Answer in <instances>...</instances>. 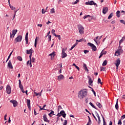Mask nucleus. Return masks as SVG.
<instances>
[{"instance_id": "nucleus-24", "label": "nucleus", "mask_w": 125, "mask_h": 125, "mask_svg": "<svg viewBox=\"0 0 125 125\" xmlns=\"http://www.w3.org/2000/svg\"><path fill=\"white\" fill-rule=\"evenodd\" d=\"M77 45H78V42H76V43L73 44V45L71 47V48L69 49V50H72V49L75 48V47H76V46Z\"/></svg>"}, {"instance_id": "nucleus-22", "label": "nucleus", "mask_w": 125, "mask_h": 125, "mask_svg": "<svg viewBox=\"0 0 125 125\" xmlns=\"http://www.w3.org/2000/svg\"><path fill=\"white\" fill-rule=\"evenodd\" d=\"M83 67L84 68L85 71H87V72H88V68H87L86 64L84 63H83Z\"/></svg>"}, {"instance_id": "nucleus-20", "label": "nucleus", "mask_w": 125, "mask_h": 125, "mask_svg": "<svg viewBox=\"0 0 125 125\" xmlns=\"http://www.w3.org/2000/svg\"><path fill=\"white\" fill-rule=\"evenodd\" d=\"M33 51H34V50L31 48L29 50H26V54H31L33 53Z\"/></svg>"}, {"instance_id": "nucleus-31", "label": "nucleus", "mask_w": 125, "mask_h": 125, "mask_svg": "<svg viewBox=\"0 0 125 125\" xmlns=\"http://www.w3.org/2000/svg\"><path fill=\"white\" fill-rule=\"evenodd\" d=\"M76 42H78V43H79V42H83V41H84V39H81L80 40H76Z\"/></svg>"}, {"instance_id": "nucleus-19", "label": "nucleus", "mask_w": 125, "mask_h": 125, "mask_svg": "<svg viewBox=\"0 0 125 125\" xmlns=\"http://www.w3.org/2000/svg\"><path fill=\"white\" fill-rule=\"evenodd\" d=\"M87 78L88 80V83L89 85H91V84H92V83H93V81L91 80V78H90V77L88 76Z\"/></svg>"}, {"instance_id": "nucleus-36", "label": "nucleus", "mask_w": 125, "mask_h": 125, "mask_svg": "<svg viewBox=\"0 0 125 125\" xmlns=\"http://www.w3.org/2000/svg\"><path fill=\"white\" fill-rule=\"evenodd\" d=\"M98 84H99V83H100V84H103L102 82H101V79H100V78H98Z\"/></svg>"}, {"instance_id": "nucleus-6", "label": "nucleus", "mask_w": 125, "mask_h": 125, "mask_svg": "<svg viewBox=\"0 0 125 125\" xmlns=\"http://www.w3.org/2000/svg\"><path fill=\"white\" fill-rule=\"evenodd\" d=\"M22 36L21 35H19L18 36V37L15 39V41L16 42H21L22 41Z\"/></svg>"}, {"instance_id": "nucleus-63", "label": "nucleus", "mask_w": 125, "mask_h": 125, "mask_svg": "<svg viewBox=\"0 0 125 125\" xmlns=\"http://www.w3.org/2000/svg\"><path fill=\"white\" fill-rule=\"evenodd\" d=\"M101 71H105V68H104V67H102L101 68Z\"/></svg>"}, {"instance_id": "nucleus-57", "label": "nucleus", "mask_w": 125, "mask_h": 125, "mask_svg": "<svg viewBox=\"0 0 125 125\" xmlns=\"http://www.w3.org/2000/svg\"><path fill=\"white\" fill-rule=\"evenodd\" d=\"M29 35V33L27 32L25 35V39H28V35Z\"/></svg>"}, {"instance_id": "nucleus-37", "label": "nucleus", "mask_w": 125, "mask_h": 125, "mask_svg": "<svg viewBox=\"0 0 125 125\" xmlns=\"http://www.w3.org/2000/svg\"><path fill=\"white\" fill-rule=\"evenodd\" d=\"M102 118H103V123H104L103 125H107V123H106V122H105V119H104V117H103V116H102Z\"/></svg>"}, {"instance_id": "nucleus-12", "label": "nucleus", "mask_w": 125, "mask_h": 125, "mask_svg": "<svg viewBox=\"0 0 125 125\" xmlns=\"http://www.w3.org/2000/svg\"><path fill=\"white\" fill-rule=\"evenodd\" d=\"M27 105L29 111H31V101L29 99L27 100Z\"/></svg>"}, {"instance_id": "nucleus-23", "label": "nucleus", "mask_w": 125, "mask_h": 125, "mask_svg": "<svg viewBox=\"0 0 125 125\" xmlns=\"http://www.w3.org/2000/svg\"><path fill=\"white\" fill-rule=\"evenodd\" d=\"M116 16H117L118 18H120V17H121V11L118 10L116 12Z\"/></svg>"}, {"instance_id": "nucleus-44", "label": "nucleus", "mask_w": 125, "mask_h": 125, "mask_svg": "<svg viewBox=\"0 0 125 125\" xmlns=\"http://www.w3.org/2000/svg\"><path fill=\"white\" fill-rule=\"evenodd\" d=\"M88 17H91V16H90V15H89L84 16L83 19H86V18H87Z\"/></svg>"}, {"instance_id": "nucleus-50", "label": "nucleus", "mask_w": 125, "mask_h": 125, "mask_svg": "<svg viewBox=\"0 0 125 125\" xmlns=\"http://www.w3.org/2000/svg\"><path fill=\"white\" fill-rule=\"evenodd\" d=\"M48 39V42H51V35H49Z\"/></svg>"}, {"instance_id": "nucleus-55", "label": "nucleus", "mask_w": 125, "mask_h": 125, "mask_svg": "<svg viewBox=\"0 0 125 125\" xmlns=\"http://www.w3.org/2000/svg\"><path fill=\"white\" fill-rule=\"evenodd\" d=\"M68 123L67 120H64V123L63 125H67V124Z\"/></svg>"}, {"instance_id": "nucleus-59", "label": "nucleus", "mask_w": 125, "mask_h": 125, "mask_svg": "<svg viewBox=\"0 0 125 125\" xmlns=\"http://www.w3.org/2000/svg\"><path fill=\"white\" fill-rule=\"evenodd\" d=\"M124 119H125V114L123 115L121 117V120H124Z\"/></svg>"}, {"instance_id": "nucleus-25", "label": "nucleus", "mask_w": 125, "mask_h": 125, "mask_svg": "<svg viewBox=\"0 0 125 125\" xmlns=\"http://www.w3.org/2000/svg\"><path fill=\"white\" fill-rule=\"evenodd\" d=\"M124 41H125V37H123L122 39L119 42L120 45H121V43H123V42H124Z\"/></svg>"}, {"instance_id": "nucleus-13", "label": "nucleus", "mask_w": 125, "mask_h": 125, "mask_svg": "<svg viewBox=\"0 0 125 125\" xmlns=\"http://www.w3.org/2000/svg\"><path fill=\"white\" fill-rule=\"evenodd\" d=\"M120 64H121V60H120V58H118L116 60V63H115V65L117 68H119V66H120Z\"/></svg>"}, {"instance_id": "nucleus-5", "label": "nucleus", "mask_w": 125, "mask_h": 125, "mask_svg": "<svg viewBox=\"0 0 125 125\" xmlns=\"http://www.w3.org/2000/svg\"><path fill=\"white\" fill-rule=\"evenodd\" d=\"M87 45H88L89 46H90L92 48V50L93 51H96V50H97V48H96V46L93 44V43H91L90 42H88L87 43Z\"/></svg>"}, {"instance_id": "nucleus-2", "label": "nucleus", "mask_w": 125, "mask_h": 125, "mask_svg": "<svg viewBox=\"0 0 125 125\" xmlns=\"http://www.w3.org/2000/svg\"><path fill=\"white\" fill-rule=\"evenodd\" d=\"M19 86L20 88L21 89V90L22 93H26V95H28V90H26V91H24V88L23 87V85H22V83H21V80H19Z\"/></svg>"}, {"instance_id": "nucleus-4", "label": "nucleus", "mask_w": 125, "mask_h": 125, "mask_svg": "<svg viewBox=\"0 0 125 125\" xmlns=\"http://www.w3.org/2000/svg\"><path fill=\"white\" fill-rule=\"evenodd\" d=\"M85 4H86V5H95L96 6V7H97V6H98L97 5V4L95 2H94V1L93 0L88 1V2H86Z\"/></svg>"}, {"instance_id": "nucleus-3", "label": "nucleus", "mask_w": 125, "mask_h": 125, "mask_svg": "<svg viewBox=\"0 0 125 125\" xmlns=\"http://www.w3.org/2000/svg\"><path fill=\"white\" fill-rule=\"evenodd\" d=\"M78 28L80 35H83L84 34V28L83 27L82 25H78Z\"/></svg>"}, {"instance_id": "nucleus-7", "label": "nucleus", "mask_w": 125, "mask_h": 125, "mask_svg": "<svg viewBox=\"0 0 125 125\" xmlns=\"http://www.w3.org/2000/svg\"><path fill=\"white\" fill-rule=\"evenodd\" d=\"M124 51L122 49H119L118 50H117L115 53V56L117 55V56H119V55H121V53H123V52Z\"/></svg>"}, {"instance_id": "nucleus-42", "label": "nucleus", "mask_w": 125, "mask_h": 125, "mask_svg": "<svg viewBox=\"0 0 125 125\" xmlns=\"http://www.w3.org/2000/svg\"><path fill=\"white\" fill-rule=\"evenodd\" d=\"M35 58H32L31 59V60H30V62H31L32 63H34V62H35Z\"/></svg>"}, {"instance_id": "nucleus-32", "label": "nucleus", "mask_w": 125, "mask_h": 125, "mask_svg": "<svg viewBox=\"0 0 125 125\" xmlns=\"http://www.w3.org/2000/svg\"><path fill=\"white\" fill-rule=\"evenodd\" d=\"M72 66H75V68L77 69L78 71H80V67L76 65V63H73Z\"/></svg>"}, {"instance_id": "nucleus-33", "label": "nucleus", "mask_w": 125, "mask_h": 125, "mask_svg": "<svg viewBox=\"0 0 125 125\" xmlns=\"http://www.w3.org/2000/svg\"><path fill=\"white\" fill-rule=\"evenodd\" d=\"M51 115H54V111H53V110H51V112L48 114L49 117H52Z\"/></svg>"}, {"instance_id": "nucleus-49", "label": "nucleus", "mask_w": 125, "mask_h": 125, "mask_svg": "<svg viewBox=\"0 0 125 125\" xmlns=\"http://www.w3.org/2000/svg\"><path fill=\"white\" fill-rule=\"evenodd\" d=\"M120 22L122 23V24H124V25H125V21L124 20H121Z\"/></svg>"}, {"instance_id": "nucleus-28", "label": "nucleus", "mask_w": 125, "mask_h": 125, "mask_svg": "<svg viewBox=\"0 0 125 125\" xmlns=\"http://www.w3.org/2000/svg\"><path fill=\"white\" fill-rule=\"evenodd\" d=\"M115 108L116 110H119V104H118V100H117L116 104H115Z\"/></svg>"}, {"instance_id": "nucleus-40", "label": "nucleus", "mask_w": 125, "mask_h": 125, "mask_svg": "<svg viewBox=\"0 0 125 125\" xmlns=\"http://www.w3.org/2000/svg\"><path fill=\"white\" fill-rule=\"evenodd\" d=\"M55 37H56V38H58L59 41L61 40V36H60V35H56Z\"/></svg>"}, {"instance_id": "nucleus-46", "label": "nucleus", "mask_w": 125, "mask_h": 125, "mask_svg": "<svg viewBox=\"0 0 125 125\" xmlns=\"http://www.w3.org/2000/svg\"><path fill=\"white\" fill-rule=\"evenodd\" d=\"M10 7L12 10H14L16 9V8L14 7L13 6H10Z\"/></svg>"}, {"instance_id": "nucleus-62", "label": "nucleus", "mask_w": 125, "mask_h": 125, "mask_svg": "<svg viewBox=\"0 0 125 125\" xmlns=\"http://www.w3.org/2000/svg\"><path fill=\"white\" fill-rule=\"evenodd\" d=\"M102 51H103V54L104 55H105V54H106L107 53V52H106V51H104L103 50Z\"/></svg>"}, {"instance_id": "nucleus-10", "label": "nucleus", "mask_w": 125, "mask_h": 125, "mask_svg": "<svg viewBox=\"0 0 125 125\" xmlns=\"http://www.w3.org/2000/svg\"><path fill=\"white\" fill-rule=\"evenodd\" d=\"M10 102L13 104L14 107H17V105H18V103L17 102V101H16V100H12L10 101Z\"/></svg>"}, {"instance_id": "nucleus-60", "label": "nucleus", "mask_w": 125, "mask_h": 125, "mask_svg": "<svg viewBox=\"0 0 125 125\" xmlns=\"http://www.w3.org/2000/svg\"><path fill=\"white\" fill-rule=\"evenodd\" d=\"M38 27H40L41 28V27H42V24H38L37 25Z\"/></svg>"}, {"instance_id": "nucleus-43", "label": "nucleus", "mask_w": 125, "mask_h": 125, "mask_svg": "<svg viewBox=\"0 0 125 125\" xmlns=\"http://www.w3.org/2000/svg\"><path fill=\"white\" fill-rule=\"evenodd\" d=\"M45 107H46V104H44L42 108H41V110H46V111H48V109H45L44 108H45Z\"/></svg>"}, {"instance_id": "nucleus-53", "label": "nucleus", "mask_w": 125, "mask_h": 125, "mask_svg": "<svg viewBox=\"0 0 125 125\" xmlns=\"http://www.w3.org/2000/svg\"><path fill=\"white\" fill-rule=\"evenodd\" d=\"M89 52V51H88L87 50H84V53H85V54H86V53H88Z\"/></svg>"}, {"instance_id": "nucleus-61", "label": "nucleus", "mask_w": 125, "mask_h": 125, "mask_svg": "<svg viewBox=\"0 0 125 125\" xmlns=\"http://www.w3.org/2000/svg\"><path fill=\"white\" fill-rule=\"evenodd\" d=\"M26 44H28V38H25Z\"/></svg>"}, {"instance_id": "nucleus-16", "label": "nucleus", "mask_w": 125, "mask_h": 125, "mask_svg": "<svg viewBox=\"0 0 125 125\" xmlns=\"http://www.w3.org/2000/svg\"><path fill=\"white\" fill-rule=\"evenodd\" d=\"M7 66L8 67V68H9V69H13V66L12 65V64L11 63V61L10 60L8 62Z\"/></svg>"}, {"instance_id": "nucleus-14", "label": "nucleus", "mask_w": 125, "mask_h": 125, "mask_svg": "<svg viewBox=\"0 0 125 125\" xmlns=\"http://www.w3.org/2000/svg\"><path fill=\"white\" fill-rule=\"evenodd\" d=\"M58 68H62V63H60V64H58L57 65L55 66L54 70L55 71H57V70H58Z\"/></svg>"}, {"instance_id": "nucleus-39", "label": "nucleus", "mask_w": 125, "mask_h": 125, "mask_svg": "<svg viewBox=\"0 0 125 125\" xmlns=\"http://www.w3.org/2000/svg\"><path fill=\"white\" fill-rule=\"evenodd\" d=\"M50 13H55V10L54 9V8H52L51 9Z\"/></svg>"}, {"instance_id": "nucleus-56", "label": "nucleus", "mask_w": 125, "mask_h": 125, "mask_svg": "<svg viewBox=\"0 0 125 125\" xmlns=\"http://www.w3.org/2000/svg\"><path fill=\"white\" fill-rule=\"evenodd\" d=\"M60 109H62V106H61V105H59L58 107V111H59Z\"/></svg>"}, {"instance_id": "nucleus-29", "label": "nucleus", "mask_w": 125, "mask_h": 125, "mask_svg": "<svg viewBox=\"0 0 125 125\" xmlns=\"http://www.w3.org/2000/svg\"><path fill=\"white\" fill-rule=\"evenodd\" d=\"M107 63H108V61L107 60H105L104 61L102 65L103 66H106L107 65Z\"/></svg>"}, {"instance_id": "nucleus-41", "label": "nucleus", "mask_w": 125, "mask_h": 125, "mask_svg": "<svg viewBox=\"0 0 125 125\" xmlns=\"http://www.w3.org/2000/svg\"><path fill=\"white\" fill-rule=\"evenodd\" d=\"M17 59L19 61H22V60H23V59H22V57H21V56H18L17 57Z\"/></svg>"}, {"instance_id": "nucleus-9", "label": "nucleus", "mask_w": 125, "mask_h": 125, "mask_svg": "<svg viewBox=\"0 0 125 125\" xmlns=\"http://www.w3.org/2000/svg\"><path fill=\"white\" fill-rule=\"evenodd\" d=\"M17 29H13L12 33H10V38H14L15 35H16V33H17Z\"/></svg>"}, {"instance_id": "nucleus-30", "label": "nucleus", "mask_w": 125, "mask_h": 125, "mask_svg": "<svg viewBox=\"0 0 125 125\" xmlns=\"http://www.w3.org/2000/svg\"><path fill=\"white\" fill-rule=\"evenodd\" d=\"M96 105L99 107V108H102V105H101V104L99 102H97Z\"/></svg>"}, {"instance_id": "nucleus-8", "label": "nucleus", "mask_w": 125, "mask_h": 125, "mask_svg": "<svg viewBox=\"0 0 125 125\" xmlns=\"http://www.w3.org/2000/svg\"><path fill=\"white\" fill-rule=\"evenodd\" d=\"M6 92L8 94H10V93H11V86H10V85H7L6 86Z\"/></svg>"}, {"instance_id": "nucleus-1", "label": "nucleus", "mask_w": 125, "mask_h": 125, "mask_svg": "<svg viewBox=\"0 0 125 125\" xmlns=\"http://www.w3.org/2000/svg\"><path fill=\"white\" fill-rule=\"evenodd\" d=\"M87 95V90L86 89H83L79 91L78 93V97L80 99H83Z\"/></svg>"}, {"instance_id": "nucleus-11", "label": "nucleus", "mask_w": 125, "mask_h": 125, "mask_svg": "<svg viewBox=\"0 0 125 125\" xmlns=\"http://www.w3.org/2000/svg\"><path fill=\"white\" fill-rule=\"evenodd\" d=\"M62 58H65L67 57V53H65V49H62Z\"/></svg>"}, {"instance_id": "nucleus-48", "label": "nucleus", "mask_w": 125, "mask_h": 125, "mask_svg": "<svg viewBox=\"0 0 125 125\" xmlns=\"http://www.w3.org/2000/svg\"><path fill=\"white\" fill-rule=\"evenodd\" d=\"M79 1H80V0H76L75 2L72 3V4H77Z\"/></svg>"}, {"instance_id": "nucleus-34", "label": "nucleus", "mask_w": 125, "mask_h": 125, "mask_svg": "<svg viewBox=\"0 0 125 125\" xmlns=\"http://www.w3.org/2000/svg\"><path fill=\"white\" fill-rule=\"evenodd\" d=\"M12 52H13V51H12L9 54V55L8 57V58L6 60V62H7L8 61V60H9V58H10V56H11V55L12 54Z\"/></svg>"}, {"instance_id": "nucleus-51", "label": "nucleus", "mask_w": 125, "mask_h": 125, "mask_svg": "<svg viewBox=\"0 0 125 125\" xmlns=\"http://www.w3.org/2000/svg\"><path fill=\"white\" fill-rule=\"evenodd\" d=\"M34 46L35 47H37V38L35 39Z\"/></svg>"}, {"instance_id": "nucleus-21", "label": "nucleus", "mask_w": 125, "mask_h": 125, "mask_svg": "<svg viewBox=\"0 0 125 125\" xmlns=\"http://www.w3.org/2000/svg\"><path fill=\"white\" fill-rule=\"evenodd\" d=\"M63 79H64V76L62 74H61L58 76V81H61V80H63Z\"/></svg>"}, {"instance_id": "nucleus-64", "label": "nucleus", "mask_w": 125, "mask_h": 125, "mask_svg": "<svg viewBox=\"0 0 125 125\" xmlns=\"http://www.w3.org/2000/svg\"><path fill=\"white\" fill-rule=\"evenodd\" d=\"M91 125V122H88L86 125Z\"/></svg>"}, {"instance_id": "nucleus-35", "label": "nucleus", "mask_w": 125, "mask_h": 125, "mask_svg": "<svg viewBox=\"0 0 125 125\" xmlns=\"http://www.w3.org/2000/svg\"><path fill=\"white\" fill-rule=\"evenodd\" d=\"M113 13H111V14H110V15L108 16V19L109 20L111 19V18L113 17Z\"/></svg>"}, {"instance_id": "nucleus-38", "label": "nucleus", "mask_w": 125, "mask_h": 125, "mask_svg": "<svg viewBox=\"0 0 125 125\" xmlns=\"http://www.w3.org/2000/svg\"><path fill=\"white\" fill-rule=\"evenodd\" d=\"M52 34L53 35V36H55L56 35V34H55V30L54 29H52V31H51Z\"/></svg>"}, {"instance_id": "nucleus-26", "label": "nucleus", "mask_w": 125, "mask_h": 125, "mask_svg": "<svg viewBox=\"0 0 125 125\" xmlns=\"http://www.w3.org/2000/svg\"><path fill=\"white\" fill-rule=\"evenodd\" d=\"M49 56H51V58H53L55 56V52H53L52 53L50 54Z\"/></svg>"}, {"instance_id": "nucleus-58", "label": "nucleus", "mask_w": 125, "mask_h": 125, "mask_svg": "<svg viewBox=\"0 0 125 125\" xmlns=\"http://www.w3.org/2000/svg\"><path fill=\"white\" fill-rule=\"evenodd\" d=\"M96 116H97L98 120H99L100 119V116H99V114H98V113H96Z\"/></svg>"}, {"instance_id": "nucleus-54", "label": "nucleus", "mask_w": 125, "mask_h": 125, "mask_svg": "<svg viewBox=\"0 0 125 125\" xmlns=\"http://www.w3.org/2000/svg\"><path fill=\"white\" fill-rule=\"evenodd\" d=\"M92 115L93 117L94 118V119L96 120V121H97V118H96V117H95V115L93 114V113H92Z\"/></svg>"}, {"instance_id": "nucleus-15", "label": "nucleus", "mask_w": 125, "mask_h": 125, "mask_svg": "<svg viewBox=\"0 0 125 125\" xmlns=\"http://www.w3.org/2000/svg\"><path fill=\"white\" fill-rule=\"evenodd\" d=\"M108 12V8L107 7H104L103 9V14H106Z\"/></svg>"}, {"instance_id": "nucleus-27", "label": "nucleus", "mask_w": 125, "mask_h": 125, "mask_svg": "<svg viewBox=\"0 0 125 125\" xmlns=\"http://www.w3.org/2000/svg\"><path fill=\"white\" fill-rule=\"evenodd\" d=\"M89 105H90V106H91V107H92L94 108V109H96V110H97V108L94 105V104H92V103L90 102V103H89Z\"/></svg>"}, {"instance_id": "nucleus-45", "label": "nucleus", "mask_w": 125, "mask_h": 125, "mask_svg": "<svg viewBox=\"0 0 125 125\" xmlns=\"http://www.w3.org/2000/svg\"><path fill=\"white\" fill-rule=\"evenodd\" d=\"M34 93H35L36 96H38V95H40L41 96L42 95V94L41 93L35 92Z\"/></svg>"}, {"instance_id": "nucleus-52", "label": "nucleus", "mask_w": 125, "mask_h": 125, "mask_svg": "<svg viewBox=\"0 0 125 125\" xmlns=\"http://www.w3.org/2000/svg\"><path fill=\"white\" fill-rule=\"evenodd\" d=\"M118 125H122V120L121 119L119 120Z\"/></svg>"}, {"instance_id": "nucleus-47", "label": "nucleus", "mask_w": 125, "mask_h": 125, "mask_svg": "<svg viewBox=\"0 0 125 125\" xmlns=\"http://www.w3.org/2000/svg\"><path fill=\"white\" fill-rule=\"evenodd\" d=\"M103 55H104V54H103V51H102L101 53V54H100V56L99 57V59L101 58V57H102V56H103Z\"/></svg>"}, {"instance_id": "nucleus-17", "label": "nucleus", "mask_w": 125, "mask_h": 125, "mask_svg": "<svg viewBox=\"0 0 125 125\" xmlns=\"http://www.w3.org/2000/svg\"><path fill=\"white\" fill-rule=\"evenodd\" d=\"M44 122H46V123H49V120L47 119L46 114H44L43 116Z\"/></svg>"}, {"instance_id": "nucleus-18", "label": "nucleus", "mask_w": 125, "mask_h": 125, "mask_svg": "<svg viewBox=\"0 0 125 125\" xmlns=\"http://www.w3.org/2000/svg\"><path fill=\"white\" fill-rule=\"evenodd\" d=\"M60 114L61 116H62L63 118H66V113H65V111L64 110H62Z\"/></svg>"}]
</instances>
